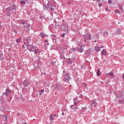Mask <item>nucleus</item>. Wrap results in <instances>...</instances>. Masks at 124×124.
Returning <instances> with one entry per match:
<instances>
[{
  "label": "nucleus",
  "mask_w": 124,
  "mask_h": 124,
  "mask_svg": "<svg viewBox=\"0 0 124 124\" xmlns=\"http://www.w3.org/2000/svg\"><path fill=\"white\" fill-rule=\"evenodd\" d=\"M62 77L63 78L64 82H66V83H68L70 80H71L72 78L70 76V73L66 72L65 74H62Z\"/></svg>",
  "instance_id": "1"
},
{
  "label": "nucleus",
  "mask_w": 124,
  "mask_h": 124,
  "mask_svg": "<svg viewBox=\"0 0 124 124\" xmlns=\"http://www.w3.org/2000/svg\"><path fill=\"white\" fill-rule=\"evenodd\" d=\"M23 85L24 88H26V87H29V86L31 85V80H30V79L29 78L25 79L23 81Z\"/></svg>",
  "instance_id": "2"
},
{
  "label": "nucleus",
  "mask_w": 124,
  "mask_h": 124,
  "mask_svg": "<svg viewBox=\"0 0 124 124\" xmlns=\"http://www.w3.org/2000/svg\"><path fill=\"white\" fill-rule=\"evenodd\" d=\"M22 28H23L24 31H30L31 29V24L30 23L26 22L25 24L23 25Z\"/></svg>",
  "instance_id": "3"
},
{
  "label": "nucleus",
  "mask_w": 124,
  "mask_h": 124,
  "mask_svg": "<svg viewBox=\"0 0 124 124\" xmlns=\"http://www.w3.org/2000/svg\"><path fill=\"white\" fill-rule=\"evenodd\" d=\"M84 42H87V40H91L92 39V35L90 33H87L84 35Z\"/></svg>",
  "instance_id": "4"
},
{
  "label": "nucleus",
  "mask_w": 124,
  "mask_h": 124,
  "mask_svg": "<svg viewBox=\"0 0 124 124\" xmlns=\"http://www.w3.org/2000/svg\"><path fill=\"white\" fill-rule=\"evenodd\" d=\"M12 93V92H11V90L9 88H7L6 89L5 93H3V95H5V97L8 96L9 94H11Z\"/></svg>",
  "instance_id": "5"
},
{
  "label": "nucleus",
  "mask_w": 124,
  "mask_h": 124,
  "mask_svg": "<svg viewBox=\"0 0 124 124\" xmlns=\"http://www.w3.org/2000/svg\"><path fill=\"white\" fill-rule=\"evenodd\" d=\"M12 10L9 7L6 9V15L7 16H11V13H12Z\"/></svg>",
  "instance_id": "6"
},
{
  "label": "nucleus",
  "mask_w": 124,
  "mask_h": 124,
  "mask_svg": "<svg viewBox=\"0 0 124 124\" xmlns=\"http://www.w3.org/2000/svg\"><path fill=\"white\" fill-rule=\"evenodd\" d=\"M76 50L77 51H78V52H79V53H83V52H84V49H83V48L82 47V46H78L76 48Z\"/></svg>",
  "instance_id": "7"
},
{
  "label": "nucleus",
  "mask_w": 124,
  "mask_h": 124,
  "mask_svg": "<svg viewBox=\"0 0 124 124\" xmlns=\"http://www.w3.org/2000/svg\"><path fill=\"white\" fill-rule=\"evenodd\" d=\"M26 21L24 19H21L17 21V24H20V25H25L26 24Z\"/></svg>",
  "instance_id": "8"
},
{
  "label": "nucleus",
  "mask_w": 124,
  "mask_h": 124,
  "mask_svg": "<svg viewBox=\"0 0 124 124\" xmlns=\"http://www.w3.org/2000/svg\"><path fill=\"white\" fill-rule=\"evenodd\" d=\"M29 51H30V52H32L33 49H35V47L33 45H29Z\"/></svg>",
  "instance_id": "9"
},
{
  "label": "nucleus",
  "mask_w": 124,
  "mask_h": 124,
  "mask_svg": "<svg viewBox=\"0 0 124 124\" xmlns=\"http://www.w3.org/2000/svg\"><path fill=\"white\" fill-rule=\"evenodd\" d=\"M122 28H119L118 29H117V30L116 31V35H120L121 34H122Z\"/></svg>",
  "instance_id": "10"
},
{
  "label": "nucleus",
  "mask_w": 124,
  "mask_h": 124,
  "mask_svg": "<svg viewBox=\"0 0 124 124\" xmlns=\"http://www.w3.org/2000/svg\"><path fill=\"white\" fill-rule=\"evenodd\" d=\"M49 7H50V5H49L48 4L46 5H44L43 9L44 10L47 11L48 10Z\"/></svg>",
  "instance_id": "11"
},
{
  "label": "nucleus",
  "mask_w": 124,
  "mask_h": 124,
  "mask_svg": "<svg viewBox=\"0 0 124 124\" xmlns=\"http://www.w3.org/2000/svg\"><path fill=\"white\" fill-rule=\"evenodd\" d=\"M73 61V58L70 59V58H68L67 59V62L69 64H72V61Z\"/></svg>",
  "instance_id": "12"
},
{
  "label": "nucleus",
  "mask_w": 124,
  "mask_h": 124,
  "mask_svg": "<svg viewBox=\"0 0 124 124\" xmlns=\"http://www.w3.org/2000/svg\"><path fill=\"white\" fill-rule=\"evenodd\" d=\"M10 7L11 8L12 11H13V10H16V7H17V6H16V5L14 4L10 6Z\"/></svg>",
  "instance_id": "13"
},
{
  "label": "nucleus",
  "mask_w": 124,
  "mask_h": 124,
  "mask_svg": "<svg viewBox=\"0 0 124 124\" xmlns=\"http://www.w3.org/2000/svg\"><path fill=\"white\" fill-rule=\"evenodd\" d=\"M101 54L102 56H107V52H106V50H105V49H103L102 51L101 52Z\"/></svg>",
  "instance_id": "14"
},
{
  "label": "nucleus",
  "mask_w": 124,
  "mask_h": 124,
  "mask_svg": "<svg viewBox=\"0 0 124 124\" xmlns=\"http://www.w3.org/2000/svg\"><path fill=\"white\" fill-rule=\"evenodd\" d=\"M32 52H33L35 55H37L38 54V52H39V49H34L33 50V51H32Z\"/></svg>",
  "instance_id": "15"
},
{
  "label": "nucleus",
  "mask_w": 124,
  "mask_h": 124,
  "mask_svg": "<svg viewBox=\"0 0 124 124\" xmlns=\"http://www.w3.org/2000/svg\"><path fill=\"white\" fill-rule=\"evenodd\" d=\"M91 103L94 104V105H97V103H96V99H94V100L91 101Z\"/></svg>",
  "instance_id": "16"
},
{
  "label": "nucleus",
  "mask_w": 124,
  "mask_h": 124,
  "mask_svg": "<svg viewBox=\"0 0 124 124\" xmlns=\"http://www.w3.org/2000/svg\"><path fill=\"white\" fill-rule=\"evenodd\" d=\"M95 50L97 51V52H99V51H100V47L95 46Z\"/></svg>",
  "instance_id": "17"
},
{
  "label": "nucleus",
  "mask_w": 124,
  "mask_h": 124,
  "mask_svg": "<svg viewBox=\"0 0 124 124\" xmlns=\"http://www.w3.org/2000/svg\"><path fill=\"white\" fill-rule=\"evenodd\" d=\"M57 62L54 61H51L50 62V63H51L52 65L54 66L55 64H56Z\"/></svg>",
  "instance_id": "18"
},
{
  "label": "nucleus",
  "mask_w": 124,
  "mask_h": 124,
  "mask_svg": "<svg viewBox=\"0 0 124 124\" xmlns=\"http://www.w3.org/2000/svg\"><path fill=\"white\" fill-rule=\"evenodd\" d=\"M60 59L61 60H65V57H64V55H60Z\"/></svg>",
  "instance_id": "19"
},
{
  "label": "nucleus",
  "mask_w": 124,
  "mask_h": 124,
  "mask_svg": "<svg viewBox=\"0 0 124 124\" xmlns=\"http://www.w3.org/2000/svg\"><path fill=\"white\" fill-rule=\"evenodd\" d=\"M39 36L42 38V39L44 38V34L43 32H41Z\"/></svg>",
  "instance_id": "20"
},
{
  "label": "nucleus",
  "mask_w": 124,
  "mask_h": 124,
  "mask_svg": "<svg viewBox=\"0 0 124 124\" xmlns=\"http://www.w3.org/2000/svg\"><path fill=\"white\" fill-rule=\"evenodd\" d=\"M20 4H22V5L26 4V1L25 0H21Z\"/></svg>",
  "instance_id": "21"
},
{
  "label": "nucleus",
  "mask_w": 124,
  "mask_h": 124,
  "mask_svg": "<svg viewBox=\"0 0 124 124\" xmlns=\"http://www.w3.org/2000/svg\"><path fill=\"white\" fill-rule=\"evenodd\" d=\"M96 74L98 75V76H100V74H101V73H100V69H98L97 70V72L96 73Z\"/></svg>",
  "instance_id": "22"
},
{
  "label": "nucleus",
  "mask_w": 124,
  "mask_h": 124,
  "mask_svg": "<svg viewBox=\"0 0 124 124\" xmlns=\"http://www.w3.org/2000/svg\"><path fill=\"white\" fill-rule=\"evenodd\" d=\"M21 39H22V37H20V39H17L16 40V42L17 43H19V42H21Z\"/></svg>",
  "instance_id": "23"
},
{
  "label": "nucleus",
  "mask_w": 124,
  "mask_h": 124,
  "mask_svg": "<svg viewBox=\"0 0 124 124\" xmlns=\"http://www.w3.org/2000/svg\"><path fill=\"white\" fill-rule=\"evenodd\" d=\"M5 122H7L8 121V116L7 115H5Z\"/></svg>",
  "instance_id": "24"
},
{
  "label": "nucleus",
  "mask_w": 124,
  "mask_h": 124,
  "mask_svg": "<svg viewBox=\"0 0 124 124\" xmlns=\"http://www.w3.org/2000/svg\"><path fill=\"white\" fill-rule=\"evenodd\" d=\"M0 60H3V54L2 53L0 54Z\"/></svg>",
  "instance_id": "25"
},
{
  "label": "nucleus",
  "mask_w": 124,
  "mask_h": 124,
  "mask_svg": "<svg viewBox=\"0 0 124 124\" xmlns=\"http://www.w3.org/2000/svg\"><path fill=\"white\" fill-rule=\"evenodd\" d=\"M49 118L51 121H54V116H53V115H50Z\"/></svg>",
  "instance_id": "26"
},
{
  "label": "nucleus",
  "mask_w": 124,
  "mask_h": 124,
  "mask_svg": "<svg viewBox=\"0 0 124 124\" xmlns=\"http://www.w3.org/2000/svg\"><path fill=\"white\" fill-rule=\"evenodd\" d=\"M124 99L123 100H119V104H123V103H124Z\"/></svg>",
  "instance_id": "27"
},
{
  "label": "nucleus",
  "mask_w": 124,
  "mask_h": 124,
  "mask_svg": "<svg viewBox=\"0 0 124 124\" xmlns=\"http://www.w3.org/2000/svg\"><path fill=\"white\" fill-rule=\"evenodd\" d=\"M52 6V5H50L49 8L50 10H51L52 11H54V8Z\"/></svg>",
  "instance_id": "28"
},
{
  "label": "nucleus",
  "mask_w": 124,
  "mask_h": 124,
  "mask_svg": "<svg viewBox=\"0 0 124 124\" xmlns=\"http://www.w3.org/2000/svg\"><path fill=\"white\" fill-rule=\"evenodd\" d=\"M119 8H120V9H121L122 12H123L124 9H123V6H122L121 5H119Z\"/></svg>",
  "instance_id": "29"
},
{
  "label": "nucleus",
  "mask_w": 124,
  "mask_h": 124,
  "mask_svg": "<svg viewBox=\"0 0 124 124\" xmlns=\"http://www.w3.org/2000/svg\"><path fill=\"white\" fill-rule=\"evenodd\" d=\"M73 101H74V102H77V101H78V98H75L73 99Z\"/></svg>",
  "instance_id": "30"
},
{
  "label": "nucleus",
  "mask_w": 124,
  "mask_h": 124,
  "mask_svg": "<svg viewBox=\"0 0 124 124\" xmlns=\"http://www.w3.org/2000/svg\"><path fill=\"white\" fill-rule=\"evenodd\" d=\"M108 75L109 76H114V74H113V72H110L109 73H108Z\"/></svg>",
  "instance_id": "31"
},
{
  "label": "nucleus",
  "mask_w": 124,
  "mask_h": 124,
  "mask_svg": "<svg viewBox=\"0 0 124 124\" xmlns=\"http://www.w3.org/2000/svg\"><path fill=\"white\" fill-rule=\"evenodd\" d=\"M71 51L72 52H75V51H76V49H75V48H73L71 49Z\"/></svg>",
  "instance_id": "32"
},
{
  "label": "nucleus",
  "mask_w": 124,
  "mask_h": 124,
  "mask_svg": "<svg viewBox=\"0 0 124 124\" xmlns=\"http://www.w3.org/2000/svg\"><path fill=\"white\" fill-rule=\"evenodd\" d=\"M62 37H64L65 36V33H63L61 35Z\"/></svg>",
  "instance_id": "33"
},
{
  "label": "nucleus",
  "mask_w": 124,
  "mask_h": 124,
  "mask_svg": "<svg viewBox=\"0 0 124 124\" xmlns=\"http://www.w3.org/2000/svg\"><path fill=\"white\" fill-rule=\"evenodd\" d=\"M111 3H112V0H108L109 4H111Z\"/></svg>",
  "instance_id": "34"
},
{
  "label": "nucleus",
  "mask_w": 124,
  "mask_h": 124,
  "mask_svg": "<svg viewBox=\"0 0 124 124\" xmlns=\"http://www.w3.org/2000/svg\"><path fill=\"white\" fill-rule=\"evenodd\" d=\"M74 106V105H72L70 106V108H71V109H72V108H73V107Z\"/></svg>",
  "instance_id": "35"
},
{
  "label": "nucleus",
  "mask_w": 124,
  "mask_h": 124,
  "mask_svg": "<svg viewBox=\"0 0 124 124\" xmlns=\"http://www.w3.org/2000/svg\"><path fill=\"white\" fill-rule=\"evenodd\" d=\"M74 105H77V104H78V102H74Z\"/></svg>",
  "instance_id": "36"
},
{
  "label": "nucleus",
  "mask_w": 124,
  "mask_h": 124,
  "mask_svg": "<svg viewBox=\"0 0 124 124\" xmlns=\"http://www.w3.org/2000/svg\"><path fill=\"white\" fill-rule=\"evenodd\" d=\"M81 108L84 109V110H86L87 109V107H85L84 108L82 107Z\"/></svg>",
  "instance_id": "37"
},
{
  "label": "nucleus",
  "mask_w": 124,
  "mask_h": 124,
  "mask_svg": "<svg viewBox=\"0 0 124 124\" xmlns=\"http://www.w3.org/2000/svg\"><path fill=\"white\" fill-rule=\"evenodd\" d=\"M98 6H99V7H101V6H102V4H101V3L98 4Z\"/></svg>",
  "instance_id": "38"
},
{
  "label": "nucleus",
  "mask_w": 124,
  "mask_h": 124,
  "mask_svg": "<svg viewBox=\"0 0 124 124\" xmlns=\"http://www.w3.org/2000/svg\"><path fill=\"white\" fill-rule=\"evenodd\" d=\"M21 100H22V101H23L24 102V101H25V98H24V97H22L21 98Z\"/></svg>",
  "instance_id": "39"
},
{
  "label": "nucleus",
  "mask_w": 124,
  "mask_h": 124,
  "mask_svg": "<svg viewBox=\"0 0 124 124\" xmlns=\"http://www.w3.org/2000/svg\"><path fill=\"white\" fill-rule=\"evenodd\" d=\"M15 85H16V82H13V83H12V85H13V86H15Z\"/></svg>",
  "instance_id": "40"
},
{
  "label": "nucleus",
  "mask_w": 124,
  "mask_h": 124,
  "mask_svg": "<svg viewBox=\"0 0 124 124\" xmlns=\"http://www.w3.org/2000/svg\"><path fill=\"white\" fill-rule=\"evenodd\" d=\"M14 32H15V33H17V31L16 30L13 31Z\"/></svg>",
  "instance_id": "41"
},
{
  "label": "nucleus",
  "mask_w": 124,
  "mask_h": 124,
  "mask_svg": "<svg viewBox=\"0 0 124 124\" xmlns=\"http://www.w3.org/2000/svg\"><path fill=\"white\" fill-rule=\"evenodd\" d=\"M40 92V93H43V92H44V90H41Z\"/></svg>",
  "instance_id": "42"
},
{
  "label": "nucleus",
  "mask_w": 124,
  "mask_h": 124,
  "mask_svg": "<svg viewBox=\"0 0 124 124\" xmlns=\"http://www.w3.org/2000/svg\"><path fill=\"white\" fill-rule=\"evenodd\" d=\"M106 11H109V9L108 8H106Z\"/></svg>",
  "instance_id": "43"
},
{
  "label": "nucleus",
  "mask_w": 124,
  "mask_h": 124,
  "mask_svg": "<svg viewBox=\"0 0 124 124\" xmlns=\"http://www.w3.org/2000/svg\"><path fill=\"white\" fill-rule=\"evenodd\" d=\"M83 85H84V86L85 87H87V84H86V83H83Z\"/></svg>",
  "instance_id": "44"
},
{
  "label": "nucleus",
  "mask_w": 124,
  "mask_h": 124,
  "mask_svg": "<svg viewBox=\"0 0 124 124\" xmlns=\"http://www.w3.org/2000/svg\"><path fill=\"white\" fill-rule=\"evenodd\" d=\"M116 12V13H120V12H119V11L118 10H116V11L115 12Z\"/></svg>",
  "instance_id": "45"
},
{
  "label": "nucleus",
  "mask_w": 124,
  "mask_h": 124,
  "mask_svg": "<svg viewBox=\"0 0 124 124\" xmlns=\"http://www.w3.org/2000/svg\"><path fill=\"white\" fill-rule=\"evenodd\" d=\"M104 48V46H100V48Z\"/></svg>",
  "instance_id": "46"
},
{
  "label": "nucleus",
  "mask_w": 124,
  "mask_h": 124,
  "mask_svg": "<svg viewBox=\"0 0 124 124\" xmlns=\"http://www.w3.org/2000/svg\"><path fill=\"white\" fill-rule=\"evenodd\" d=\"M97 2H100V0H96Z\"/></svg>",
  "instance_id": "47"
},
{
  "label": "nucleus",
  "mask_w": 124,
  "mask_h": 124,
  "mask_svg": "<svg viewBox=\"0 0 124 124\" xmlns=\"http://www.w3.org/2000/svg\"><path fill=\"white\" fill-rule=\"evenodd\" d=\"M0 116H1V117H4V118H5V115H0Z\"/></svg>",
  "instance_id": "48"
},
{
  "label": "nucleus",
  "mask_w": 124,
  "mask_h": 124,
  "mask_svg": "<svg viewBox=\"0 0 124 124\" xmlns=\"http://www.w3.org/2000/svg\"><path fill=\"white\" fill-rule=\"evenodd\" d=\"M65 73H66V72H65V71H63V74H65Z\"/></svg>",
  "instance_id": "49"
},
{
  "label": "nucleus",
  "mask_w": 124,
  "mask_h": 124,
  "mask_svg": "<svg viewBox=\"0 0 124 124\" xmlns=\"http://www.w3.org/2000/svg\"><path fill=\"white\" fill-rule=\"evenodd\" d=\"M45 42H48V39L45 40Z\"/></svg>",
  "instance_id": "50"
},
{
  "label": "nucleus",
  "mask_w": 124,
  "mask_h": 124,
  "mask_svg": "<svg viewBox=\"0 0 124 124\" xmlns=\"http://www.w3.org/2000/svg\"><path fill=\"white\" fill-rule=\"evenodd\" d=\"M122 78H123L124 79V73L123 74V75L122 76Z\"/></svg>",
  "instance_id": "51"
},
{
  "label": "nucleus",
  "mask_w": 124,
  "mask_h": 124,
  "mask_svg": "<svg viewBox=\"0 0 124 124\" xmlns=\"http://www.w3.org/2000/svg\"><path fill=\"white\" fill-rule=\"evenodd\" d=\"M8 51L10 52V51H11V48H8Z\"/></svg>",
  "instance_id": "52"
},
{
  "label": "nucleus",
  "mask_w": 124,
  "mask_h": 124,
  "mask_svg": "<svg viewBox=\"0 0 124 124\" xmlns=\"http://www.w3.org/2000/svg\"><path fill=\"white\" fill-rule=\"evenodd\" d=\"M8 101L9 102H10V101H11V100L10 99H8Z\"/></svg>",
  "instance_id": "53"
},
{
  "label": "nucleus",
  "mask_w": 124,
  "mask_h": 124,
  "mask_svg": "<svg viewBox=\"0 0 124 124\" xmlns=\"http://www.w3.org/2000/svg\"><path fill=\"white\" fill-rule=\"evenodd\" d=\"M26 46H27V47H29V46H30V45H26Z\"/></svg>",
  "instance_id": "54"
},
{
  "label": "nucleus",
  "mask_w": 124,
  "mask_h": 124,
  "mask_svg": "<svg viewBox=\"0 0 124 124\" xmlns=\"http://www.w3.org/2000/svg\"><path fill=\"white\" fill-rule=\"evenodd\" d=\"M56 116H57V114H54V115H53V117H56Z\"/></svg>",
  "instance_id": "55"
},
{
  "label": "nucleus",
  "mask_w": 124,
  "mask_h": 124,
  "mask_svg": "<svg viewBox=\"0 0 124 124\" xmlns=\"http://www.w3.org/2000/svg\"><path fill=\"white\" fill-rule=\"evenodd\" d=\"M45 36H48V35H46V34H44V37H45Z\"/></svg>",
  "instance_id": "56"
},
{
  "label": "nucleus",
  "mask_w": 124,
  "mask_h": 124,
  "mask_svg": "<svg viewBox=\"0 0 124 124\" xmlns=\"http://www.w3.org/2000/svg\"><path fill=\"white\" fill-rule=\"evenodd\" d=\"M41 94H42V93L41 92V93H39V95H41Z\"/></svg>",
  "instance_id": "57"
},
{
  "label": "nucleus",
  "mask_w": 124,
  "mask_h": 124,
  "mask_svg": "<svg viewBox=\"0 0 124 124\" xmlns=\"http://www.w3.org/2000/svg\"><path fill=\"white\" fill-rule=\"evenodd\" d=\"M80 96H81V98H83V95L81 94Z\"/></svg>",
  "instance_id": "58"
},
{
  "label": "nucleus",
  "mask_w": 124,
  "mask_h": 124,
  "mask_svg": "<svg viewBox=\"0 0 124 124\" xmlns=\"http://www.w3.org/2000/svg\"><path fill=\"white\" fill-rule=\"evenodd\" d=\"M46 45H47V46H48V45H49V44L48 43H47Z\"/></svg>",
  "instance_id": "59"
},
{
  "label": "nucleus",
  "mask_w": 124,
  "mask_h": 124,
  "mask_svg": "<svg viewBox=\"0 0 124 124\" xmlns=\"http://www.w3.org/2000/svg\"><path fill=\"white\" fill-rule=\"evenodd\" d=\"M64 31H67V30H64Z\"/></svg>",
  "instance_id": "60"
},
{
  "label": "nucleus",
  "mask_w": 124,
  "mask_h": 124,
  "mask_svg": "<svg viewBox=\"0 0 124 124\" xmlns=\"http://www.w3.org/2000/svg\"><path fill=\"white\" fill-rule=\"evenodd\" d=\"M68 3H71V2H68Z\"/></svg>",
  "instance_id": "61"
},
{
  "label": "nucleus",
  "mask_w": 124,
  "mask_h": 124,
  "mask_svg": "<svg viewBox=\"0 0 124 124\" xmlns=\"http://www.w3.org/2000/svg\"><path fill=\"white\" fill-rule=\"evenodd\" d=\"M62 115H64V113L62 112Z\"/></svg>",
  "instance_id": "62"
},
{
  "label": "nucleus",
  "mask_w": 124,
  "mask_h": 124,
  "mask_svg": "<svg viewBox=\"0 0 124 124\" xmlns=\"http://www.w3.org/2000/svg\"><path fill=\"white\" fill-rule=\"evenodd\" d=\"M24 44L25 45H26V43L24 42Z\"/></svg>",
  "instance_id": "63"
},
{
  "label": "nucleus",
  "mask_w": 124,
  "mask_h": 124,
  "mask_svg": "<svg viewBox=\"0 0 124 124\" xmlns=\"http://www.w3.org/2000/svg\"><path fill=\"white\" fill-rule=\"evenodd\" d=\"M94 42H96V40H95V41H94Z\"/></svg>",
  "instance_id": "64"
}]
</instances>
